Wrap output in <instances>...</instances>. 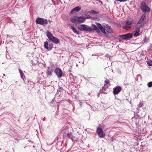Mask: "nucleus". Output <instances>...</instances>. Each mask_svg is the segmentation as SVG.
Instances as JSON below:
<instances>
[{
    "instance_id": "f257e3e1",
    "label": "nucleus",
    "mask_w": 152,
    "mask_h": 152,
    "mask_svg": "<svg viewBox=\"0 0 152 152\" xmlns=\"http://www.w3.org/2000/svg\"><path fill=\"white\" fill-rule=\"evenodd\" d=\"M96 25L94 24L91 25V27L93 28V30H95L97 33L100 32V30L102 33L104 34L106 33L105 29L103 27L101 24L99 23H96Z\"/></svg>"
},
{
    "instance_id": "f03ea898",
    "label": "nucleus",
    "mask_w": 152,
    "mask_h": 152,
    "mask_svg": "<svg viewBox=\"0 0 152 152\" xmlns=\"http://www.w3.org/2000/svg\"><path fill=\"white\" fill-rule=\"evenodd\" d=\"M85 18L82 16H75L71 18L70 21L73 23H82L84 22Z\"/></svg>"
},
{
    "instance_id": "7ed1b4c3",
    "label": "nucleus",
    "mask_w": 152,
    "mask_h": 152,
    "mask_svg": "<svg viewBox=\"0 0 152 152\" xmlns=\"http://www.w3.org/2000/svg\"><path fill=\"white\" fill-rule=\"evenodd\" d=\"M46 34L49 40L55 44H57L60 43L59 39L53 36L52 34L49 31H47L46 33Z\"/></svg>"
},
{
    "instance_id": "20e7f679",
    "label": "nucleus",
    "mask_w": 152,
    "mask_h": 152,
    "mask_svg": "<svg viewBox=\"0 0 152 152\" xmlns=\"http://www.w3.org/2000/svg\"><path fill=\"white\" fill-rule=\"evenodd\" d=\"M78 28L81 31H85L88 32H90L93 31V28L85 24L80 25L78 26Z\"/></svg>"
},
{
    "instance_id": "39448f33",
    "label": "nucleus",
    "mask_w": 152,
    "mask_h": 152,
    "mask_svg": "<svg viewBox=\"0 0 152 152\" xmlns=\"http://www.w3.org/2000/svg\"><path fill=\"white\" fill-rule=\"evenodd\" d=\"M36 22L37 23L42 25H46L48 23V20L45 18H36Z\"/></svg>"
},
{
    "instance_id": "423d86ee",
    "label": "nucleus",
    "mask_w": 152,
    "mask_h": 152,
    "mask_svg": "<svg viewBox=\"0 0 152 152\" xmlns=\"http://www.w3.org/2000/svg\"><path fill=\"white\" fill-rule=\"evenodd\" d=\"M140 9L144 12H148L151 11L150 8L145 2H143L141 4Z\"/></svg>"
},
{
    "instance_id": "0eeeda50",
    "label": "nucleus",
    "mask_w": 152,
    "mask_h": 152,
    "mask_svg": "<svg viewBox=\"0 0 152 152\" xmlns=\"http://www.w3.org/2000/svg\"><path fill=\"white\" fill-rule=\"evenodd\" d=\"M53 45L52 43H48L47 41L44 42V47L47 50H50L53 47Z\"/></svg>"
},
{
    "instance_id": "6e6552de",
    "label": "nucleus",
    "mask_w": 152,
    "mask_h": 152,
    "mask_svg": "<svg viewBox=\"0 0 152 152\" xmlns=\"http://www.w3.org/2000/svg\"><path fill=\"white\" fill-rule=\"evenodd\" d=\"M54 72L58 78H61L63 76L62 71L60 68H56Z\"/></svg>"
},
{
    "instance_id": "1a4fd4ad",
    "label": "nucleus",
    "mask_w": 152,
    "mask_h": 152,
    "mask_svg": "<svg viewBox=\"0 0 152 152\" xmlns=\"http://www.w3.org/2000/svg\"><path fill=\"white\" fill-rule=\"evenodd\" d=\"M119 37L123 39L127 40L129 38L132 37L133 34L132 33H128L125 34L120 35Z\"/></svg>"
},
{
    "instance_id": "9d476101",
    "label": "nucleus",
    "mask_w": 152,
    "mask_h": 152,
    "mask_svg": "<svg viewBox=\"0 0 152 152\" xmlns=\"http://www.w3.org/2000/svg\"><path fill=\"white\" fill-rule=\"evenodd\" d=\"M71 129L67 126H66L64 128H63L61 131V133L65 135V136H66L68 134L71 132L70 131Z\"/></svg>"
},
{
    "instance_id": "9b49d317",
    "label": "nucleus",
    "mask_w": 152,
    "mask_h": 152,
    "mask_svg": "<svg viewBox=\"0 0 152 152\" xmlns=\"http://www.w3.org/2000/svg\"><path fill=\"white\" fill-rule=\"evenodd\" d=\"M96 133L100 138H103L105 136V134L104 133L102 129L100 127H98L97 128Z\"/></svg>"
},
{
    "instance_id": "f8f14e48",
    "label": "nucleus",
    "mask_w": 152,
    "mask_h": 152,
    "mask_svg": "<svg viewBox=\"0 0 152 152\" xmlns=\"http://www.w3.org/2000/svg\"><path fill=\"white\" fill-rule=\"evenodd\" d=\"M122 88L120 86H117L113 89V94L114 95L118 94L121 90Z\"/></svg>"
},
{
    "instance_id": "ddd939ff",
    "label": "nucleus",
    "mask_w": 152,
    "mask_h": 152,
    "mask_svg": "<svg viewBox=\"0 0 152 152\" xmlns=\"http://www.w3.org/2000/svg\"><path fill=\"white\" fill-rule=\"evenodd\" d=\"M110 81L107 80H106L104 81V86L103 87V89L104 90H106V89L108 88V86L110 85Z\"/></svg>"
},
{
    "instance_id": "4468645a",
    "label": "nucleus",
    "mask_w": 152,
    "mask_h": 152,
    "mask_svg": "<svg viewBox=\"0 0 152 152\" xmlns=\"http://www.w3.org/2000/svg\"><path fill=\"white\" fill-rule=\"evenodd\" d=\"M66 136L68 137L72 141L75 142L76 141V138L75 136L72 135V134L71 132H70V133L68 134Z\"/></svg>"
},
{
    "instance_id": "2eb2a0df",
    "label": "nucleus",
    "mask_w": 152,
    "mask_h": 152,
    "mask_svg": "<svg viewBox=\"0 0 152 152\" xmlns=\"http://www.w3.org/2000/svg\"><path fill=\"white\" fill-rule=\"evenodd\" d=\"M52 67H50L48 68L46 73L48 76H51L52 75V72H53V70L52 69Z\"/></svg>"
},
{
    "instance_id": "dca6fc26",
    "label": "nucleus",
    "mask_w": 152,
    "mask_h": 152,
    "mask_svg": "<svg viewBox=\"0 0 152 152\" xmlns=\"http://www.w3.org/2000/svg\"><path fill=\"white\" fill-rule=\"evenodd\" d=\"M81 9L80 7L79 6H77L73 9H72L70 12V13H74L75 12H77L80 11Z\"/></svg>"
},
{
    "instance_id": "f3484780",
    "label": "nucleus",
    "mask_w": 152,
    "mask_h": 152,
    "mask_svg": "<svg viewBox=\"0 0 152 152\" xmlns=\"http://www.w3.org/2000/svg\"><path fill=\"white\" fill-rule=\"evenodd\" d=\"M140 28H138L136 29L134 31V33L133 35L134 36L137 37L140 35Z\"/></svg>"
},
{
    "instance_id": "a211bd4d",
    "label": "nucleus",
    "mask_w": 152,
    "mask_h": 152,
    "mask_svg": "<svg viewBox=\"0 0 152 152\" xmlns=\"http://www.w3.org/2000/svg\"><path fill=\"white\" fill-rule=\"evenodd\" d=\"M106 30L107 31L110 33H111L113 32V31L110 26L106 25Z\"/></svg>"
},
{
    "instance_id": "6ab92c4d",
    "label": "nucleus",
    "mask_w": 152,
    "mask_h": 152,
    "mask_svg": "<svg viewBox=\"0 0 152 152\" xmlns=\"http://www.w3.org/2000/svg\"><path fill=\"white\" fill-rule=\"evenodd\" d=\"M145 18V15L143 14L141 17L140 20L137 23V24H139L141 23Z\"/></svg>"
},
{
    "instance_id": "aec40b11",
    "label": "nucleus",
    "mask_w": 152,
    "mask_h": 152,
    "mask_svg": "<svg viewBox=\"0 0 152 152\" xmlns=\"http://www.w3.org/2000/svg\"><path fill=\"white\" fill-rule=\"evenodd\" d=\"M19 71L20 74L21 78L23 80L25 79V77L23 71L20 69H19Z\"/></svg>"
},
{
    "instance_id": "412c9836",
    "label": "nucleus",
    "mask_w": 152,
    "mask_h": 152,
    "mask_svg": "<svg viewBox=\"0 0 152 152\" xmlns=\"http://www.w3.org/2000/svg\"><path fill=\"white\" fill-rule=\"evenodd\" d=\"M71 28L72 30L73 31V32L77 34H80V32L78 31H77L76 28L73 26H71Z\"/></svg>"
},
{
    "instance_id": "4be33fe9",
    "label": "nucleus",
    "mask_w": 152,
    "mask_h": 152,
    "mask_svg": "<svg viewBox=\"0 0 152 152\" xmlns=\"http://www.w3.org/2000/svg\"><path fill=\"white\" fill-rule=\"evenodd\" d=\"M123 28L125 29L128 30L130 29L131 28V26L127 25L126 24L125 26H124L123 27Z\"/></svg>"
},
{
    "instance_id": "5701e85b",
    "label": "nucleus",
    "mask_w": 152,
    "mask_h": 152,
    "mask_svg": "<svg viewBox=\"0 0 152 152\" xmlns=\"http://www.w3.org/2000/svg\"><path fill=\"white\" fill-rule=\"evenodd\" d=\"M63 90V89L62 88L60 87H59L58 89L57 92L55 94V96H57V95L58 94L59 92H61Z\"/></svg>"
},
{
    "instance_id": "b1692460",
    "label": "nucleus",
    "mask_w": 152,
    "mask_h": 152,
    "mask_svg": "<svg viewBox=\"0 0 152 152\" xmlns=\"http://www.w3.org/2000/svg\"><path fill=\"white\" fill-rule=\"evenodd\" d=\"M132 23H133V22L132 21H127L126 22V24L127 25L131 26L132 24Z\"/></svg>"
},
{
    "instance_id": "393cba45",
    "label": "nucleus",
    "mask_w": 152,
    "mask_h": 152,
    "mask_svg": "<svg viewBox=\"0 0 152 152\" xmlns=\"http://www.w3.org/2000/svg\"><path fill=\"white\" fill-rule=\"evenodd\" d=\"M147 64L149 66H152V60L148 61Z\"/></svg>"
},
{
    "instance_id": "a878e982",
    "label": "nucleus",
    "mask_w": 152,
    "mask_h": 152,
    "mask_svg": "<svg viewBox=\"0 0 152 152\" xmlns=\"http://www.w3.org/2000/svg\"><path fill=\"white\" fill-rule=\"evenodd\" d=\"M147 85L150 88L152 87V82H150L148 83Z\"/></svg>"
},
{
    "instance_id": "bb28decb",
    "label": "nucleus",
    "mask_w": 152,
    "mask_h": 152,
    "mask_svg": "<svg viewBox=\"0 0 152 152\" xmlns=\"http://www.w3.org/2000/svg\"><path fill=\"white\" fill-rule=\"evenodd\" d=\"M91 12L93 14H96L97 13V12L96 11L91 10Z\"/></svg>"
},
{
    "instance_id": "cd10ccee",
    "label": "nucleus",
    "mask_w": 152,
    "mask_h": 152,
    "mask_svg": "<svg viewBox=\"0 0 152 152\" xmlns=\"http://www.w3.org/2000/svg\"><path fill=\"white\" fill-rule=\"evenodd\" d=\"M27 56H29V57L31 58V59L32 58L33 56H32V54L31 53H29L27 55Z\"/></svg>"
},
{
    "instance_id": "c85d7f7f",
    "label": "nucleus",
    "mask_w": 152,
    "mask_h": 152,
    "mask_svg": "<svg viewBox=\"0 0 152 152\" xmlns=\"http://www.w3.org/2000/svg\"><path fill=\"white\" fill-rule=\"evenodd\" d=\"M105 57H106L107 58H109L110 60V58H111V56H109V55H105Z\"/></svg>"
},
{
    "instance_id": "c756f323",
    "label": "nucleus",
    "mask_w": 152,
    "mask_h": 152,
    "mask_svg": "<svg viewBox=\"0 0 152 152\" xmlns=\"http://www.w3.org/2000/svg\"><path fill=\"white\" fill-rule=\"evenodd\" d=\"M142 105H143L142 103L140 102L139 103V104L138 105H139V106L140 107H142Z\"/></svg>"
},
{
    "instance_id": "7c9ffc66",
    "label": "nucleus",
    "mask_w": 152,
    "mask_h": 152,
    "mask_svg": "<svg viewBox=\"0 0 152 152\" xmlns=\"http://www.w3.org/2000/svg\"><path fill=\"white\" fill-rule=\"evenodd\" d=\"M103 90L104 91H105L104 89H103V88H102V90H100V91L99 92L101 93H104V92H103Z\"/></svg>"
},
{
    "instance_id": "2f4dec72",
    "label": "nucleus",
    "mask_w": 152,
    "mask_h": 152,
    "mask_svg": "<svg viewBox=\"0 0 152 152\" xmlns=\"http://www.w3.org/2000/svg\"><path fill=\"white\" fill-rule=\"evenodd\" d=\"M96 1H98L99 3H101V4H102V1L100 0H96Z\"/></svg>"
},
{
    "instance_id": "473e14b6",
    "label": "nucleus",
    "mask_w": 152,
    "mask_h": 152,
    "mask_svg": "<svg viewBox=\"0 0 152 152\" xmlns=\"http://www.w3.org/2000/svg\"><path fill=\"white\" fill-rule=\"evenodd\" d=\"M137 78L140 77V78H141V75H137Z\"/></svg>"
},
{
    "instance_id": "72a5a7b5",
    "label": "nucleus",
    "mask_w": 152,
    "mask_h": 152,
    "mask_svg": "<svg viewBox=\"0 0 152 152\" xmlns=\"http://www.w3.org/2000/svg\"><path fill=\"white\" fill-rule=\"evenodd\" d=\"M72 75V74L71 73H70V74H69V76H71V77H70V78L71 79H72V77H71V76ZM72 78H73V77H72Z\"/></svg>"
},
{
    "instance_id": "f704fd0d",
    "label": "nucleus",
    "mask_w": 152,
    "mask_h": 152,
    "mask_svg": "<svg viewBox=\"0 0 152 152\" xmlns=\"http://www.w3.org/2000/svg\"><path fill=\"white\" fill-rule=\"evenodd\" d=\"M80 106L81 107L82 106V103L80 101Z\"/></svg>"
},
{
    "instance_id": "c9c22d12",
    "label": "nucleus",
    "mask_w": 152,
    "mask_h": 152,
    "mask_svg": "<svg viewBox=\"0 0 152 152\" xmlns=\"http://www.w3.org/2000/svg\"><path fill=\"white\" fill-rule=\"evenodd\" d=\"M100 93L99 92V93H98V95H97V96L98 97H99V95H100Z\"/></svg>"
},
{
    "instance_id": "e433bc0d",
    "label": "nucleus",
    "mask_w": 152,
    "mask_h": 152,
    "mask_svg": "<svg viewBox=\"0 0 152 152\" xmlns=\"http://www.w3.org/2000/svg\"><path fill=\"white\" fill-rule=\"evenodd\" d=\"M118 40L120 42H121V39H120V38L118 39Z\"/></svg>"
},
{
    "instance_id": "4c0bfd02",
    "label": "nucleus",
    "mask_w": 152,
    "mask_h": 152,
    "mask_svg": "<svg viewBox=\"0 0 152 152\" xmlns=\"http://www.w3.org/2000/svg\"><path fill=\"white\" fill-rule=\"evenodd\" d=\"M83 78L85 79V80L87 81V80L84 77H83Z\"/></svg>"
},
{
    "instance_id": "58836bf2",
    "label": "nucleus",
    "mask_w": 152,
    "mask_h": 152,
    "mask_svg": "<svg viewBox=\"0 0 152 152\" xmlns=\"http://www.w3.org/2000/svg\"><path fill=\"white\" fill-rule=\"evenodd\" d=\"M45 117H44L43 119V121H45Z\"/></svg>"
},
{
    "instance_id": "ea45409f",
    "label": "nucleus",
    "mask_w": 152,
    "mask_h": 152,
    "mask_svg": "<svg viewBox=\"0 0 152 152\" xmlns=\"http://www.w3.org/2000/svg\"><path fill=\"white\" fill-rule=\"evenodd\" d=\"M73 111L74 110H75V107H73Z\"/></svg>"
},
{
    "instance_id": "a19ab883",
    "label": "nucleus",
    "mask_w": 152,
    "mask_h": 152,
    "mask_svg": "<svg viewBox=\"0 0 152 152\" xmlns=\"http://www.w3.org/2000/svg\"><path fill=\"white\" fill-rule=\"evenodd\" d=\"M15 139V140H18V139H16H16Z\"/></svg>"
},
{
    "instance_id": "79ce46f5",
    "label": "nucleus",
    "mask_w": 152,
    "mask_h": 152,
    "mask_svg": "<svg viewBox=\"0 0 152 152\" xmlns=\"http://www.w3.org/2000/svg\"><path fill=\"white\" fill-rule=\"evenodd\" d=\"M49 22H51L50 20H49Z\"/></svg>"
},
{
    "instance_id": "37998d69",
    "label": "nucleus",
    "mask_w": 152,
    "mask_h": 152,
    "mask_svg": "<svg viewBox=\"0 0 152 152\" xmlns=\"http://www.w3.org/2000/svg\"><path fill=\"white\" fill-rule=\"evenodd\" d=\"M85 131H87V129H85Z\"/></svg>"
},
{
    "instance_id": "c03bdc74",
    "label": "nucleus",
    "mask_w": 152,
    "mask_h": 152,
    "mask_svg": "<svg viewBox=\"0 0 152 152\" xmlns=\"http://www.w3.org/2000/svg\"><path fill=\"white\" fill-rule=\"evenodd\" d=\"M112 72H113V70H112Z\"/></svg>"
},
{
    "instance_id": "a18cd8bd",
    "label": "nucleus",
    "mask_w": 152,
    "mask_h": 152,
    "mask_svg": "<svg viewBox=\"0 0 152 152\" xmlns=\"http://www.w3.org/2000/svg\"><path fill=\"white\" fill-rule=\"evenodd\" d=\"M138 80V78L137 79V81Z\"/></svg>"
}]
</instances>
